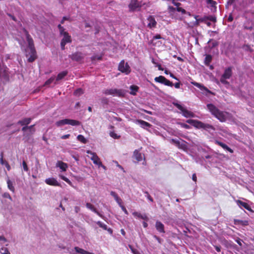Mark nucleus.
I'll use <instances>...</instances> for the list:
<instances>
[{
	"label": "nucleus",
	"mask_w": 254,
	"mask_h": 254,
	"mask_svg": "<svg viewBox=\"0 0 254 254\" xmlns=\"http://www.w3.org/2000/svg\"><path fill=\"white\" fill-rule=\"evenodd\" d=\"M57 167L60 168L62 171H66L67 169L68 166L66 163L63 162L62 161H58L56 165Z\"/></svg>",
	"instance_id": "nucleus-20"
},
{
	"label": "nucleus",
	"mask_w": 254,
	"mask_h": 254,
	"mask_svg": "<svg viewBox=\"0 0 254 254\" xmlns=\"http://www.w3.org/2000/svg\"><path fill=\"white\" fill-rule=\"evenodd\" d=\"M97 224H98L99 225V226L102 228H103L104 230H106L107 229V226L103 223V222H102L101 221H97L96 222Z\"/></svg>",
	"instance_id": "nucleus-38"
},
{
	"label": "nucleus",
	"mask_w": 254,
	"mask_h": 254,
	"mask_svg": "<svg viewBox=\"0 0 254 254\" xmlns=\"http://www.w3.org/2000/svg\"><path fill=\"white\" fill-rule=\"evenodd\" d=\"M3 197H6V198H9V199H11V197L9 195V194L8 193H4L3 194Z\"/></svg>",
	"instance_id": "nucleus-60"
},
{
	"label": "nucleus",
	"mask_w": 254,
	"mask_h": 254,
	"mask_svg": "<svg viewBox=\"0 0 254 254\" xmlns=\"http://www.w3.org/2000/svg\"><path fill=\"white\" fill-rule=\"evenodd\" d=\"M155 227L157 230L160 233H164V226L160 221H157L155 224Z\"/></svg>",
	"instance_id": "nucleus-22"
},
{
	"label": "nucleus",
	"mask_w": 254,
	"mask_h": 254,
	"mask_svg": "<svg viewBox=\"0 0 254 254\" xmlns=\"http://www.w3.org/2000/svg\"><path fill=\"white\" fill-rule=\"evenodd\" d=\"M98 166L99 168V167H102L105 170H106V169H107L106 167L105 166L103 165L102 164V162H101Z\"/></svg>",
	"instance_id": "nucleus-59"
},
{
	"label": "nucleus",
	"mask_w": 254,
	"mask_h": 254,
	"mask_svg": "<svg viewBox=\"0 0 254 254\" xmlns=\"http://www.w3.org/2000/svg\"><path fill=\"white\" fill-rule=\"evenodd\" d=\"M134 156L137 161L142 160L143 158L142 154L136 150L134 152Z\"/></svg>",
	"instance_id": "nucleus-29"
},
{
	"label": "nucleus",
	"mask_w": 254,
	"mask_h": 254,
	"mask_svg": "<svg viewBox=\"0 0 254 254\" xmlns=\"http://www.w3.org/2000/svg\"><path fill=\"white\" fill-rule=\"evenodd\" d=\"M22 166H23V170L26 171V172H28L29 171V169H28V167L27 165V164L26 163V162L25 161H23L22 162Z\"/></svg>",
	"instance_id": "nucleus-44"
},
{
	"label": "nucleus",
	"mask_w": 254,
	"mask_h": 254,
	"mask_svg": "<svg viewBox=\"0 0 254 254\" xmlns=\"http://www.w3.org/2000/svg\"><path fill=\"white\" fill-rule=\"evenodd\" d=\"M192 179L193 181L196 182L197 180L196 176L195 174H193Z\"/></svg>",
	"instance_id": "nucleus-64"
},
{
	"label": "nucleus",
	"mask_w": 254,
	"mask_h": 254,
	"mask_svg": "<svg viewBox=\"0 0 254 254\" xmlns=\"http://www.w3.org/2000/svg\"><path fill=\"white\" fill-rule=\"evenodd\" d=\"M86 207L91 210V211H92L93 212H96V209L94 207V206L92 204H91L90 203H89V202H87L86 203Z\"/></svg>",
	"instance_id": "nucleus-36"
},
{
	"label": "nucleus",
	"mask_w": 254,
	"mask_h": 254,
	"mask_svg": "<svg viewBox=\"0 0 254 254\" xmlns=\"http://www.w3.org/2000/svg\"><path fill=\"white\" fill-rule=\"evenodd\" d=\"M212 60V57L210 55H207L206 56L204 60L205 64L209 65Z\"/></svg>",
	"instance_id": "nucleus-32"
},
{
	"label": "nucleus",
	"mask_w": 254,
	"mask_h": 254,
	"mask_svg": "<svg viewBox=\"0 0 254 254\" xmlns=\"http://www.w3.org/2000/svg\"><path fill=\"white\" fill-rule=\"evenodd\" d=\"M242 48L244 50H245V51H250V52H251L252 51V49L251 48V47H250V46L248 45H244L243 47H242Z\"/></svg>",
	"instance_id": "nucleus-39"
},
{
	"label": "nucleus",
	"mask_w": 254,
	"mask_h": 254,
	"mask_svg": "<svg viewBox=\"0 0 254 254\" xmlns=\"http://www.w3.org/2000/svg\"><path fill=\"white\" fill-rule=\"evenodd\" d=\"M191 83L195 86V87L198 88L201 91L206 92L207 93H210V91L205 86H203V85L197 83L195 81H192L191 82Z\"/></svg>",
	"instance_id": "nucleus-18"
},
{
	"label": "nucleus",
	"mask_w": 254,
	"mask_h": 254,
	"mask_svg": "<svg viewBox=\"0 0 254 254\" xmlns=\"http://www.w3.org/2000/svg\"><path fill=\"white\" fill-rule=\"evenodd\" d=\"M147 20L148 21V27L152 28L156 26L157 22L153 16H149L147 18Z\"/></svg>",
	"instance_id": "nucleus-21"
},
{
	"label": "nucleus",
	"mask_w": 254,
	"mask_h": 254,
	"mask_svg": "<svg viewBox=\"0 0 254 254\" xmlns=\"http://www.w3.org/2000/svg\"><path fill=\"white\" fill-rule=\"evenodd\" d=\"M119 70L126 74H128L130 72V67L127 63H125L124 61H122L118 66Z\"/></svg>",
	"instance_id": "nucleus-10"
},
{
	"label": "nucleus",
	"mask_w": 254,
	"mask_h": 254,
	"mask_svg": "<svg viewBox=\"0 0 254 254\" xmlns=\"http://www.w3.org/2000/svg\"><path fill=\"white\" fill-rule=\"evenodd\" d=\"M236 242L237 243V244H238L239 246H242V243L243 242V241H242L241 239H240L238 238V239H237L236 240Z\"/></svg>",
	"instance_id": "nucleus-55"
},
{
	"label": "nucleus",
	"mask_w": 254,
	"mask_h": 254,
	"mask_svg": "<svg viewBox=\"0 0 254 254\" xmlns=\"http://www.w3.org/2000/svg\"><path fill=\"white\" fill-rule=\"evenodd\" d=\"M0 79L1 80H6L8 79L7 68L1 64H0Z\"/></svg>",
	"instance_id": "nucleus-12"
},
{
	"label": "nucleus",
	"mask_w": 254,
	"mask_h": 254,
	"mask_svg": "<svg viewBox=\"0 0 254 254\" xmlns=\"http://www.w3.org/2000/svg\"><path fill=\"white\" fill-rule=\"evenodd\" d=\"M59 177L64 181L65 182H66L67 184H68L69 185L72 186L71 182L66 177H64L62 175H59Z\"/></svg>",
	"instance_id": "nucleus-37"
},
{
	"label": "nucleus",
	"mask_w": 254,
	"mask_h": 254,
	"mask_svg": "<svg viewBox=\"0 0 254 254\" xmlns=\"http://www.w3.org/2000/svg\"><path fill=\"white\" fill-rule=\"evenodd\" d=\"M94 213H96L99 216L101 217L102 218H104V216L101 214L99 211H98L97 210H96V212H94Z\"/></svg>",
	"instance_id": "nucleus-61"
},
{
	"label": "nucleus",
	"mask_w": 254,
	"mask_h": 254,
	"mask_svg": "<svg viewBox=\"0 0 254 254\" xmlns=\"http://www.w3.org/2000/svg\"><path fill=\"white\" fill-rule=\"evenodd\" d=\"M55 124L57 127H61L65 125H70L72 126H79L80 123L76 120L65 119L56 122Z\"/></svg>",
	"instance_id": "nucleus-6"
},
{
	"label": "nucleus",
	"mask_w": 254,
	"mask_h": 254,
	"mask_svg": "<svg viewBox=\"0 0 254 254\" xmlns=\"http://www.w3.org/2000/svg\"><path fill=\"white\" fill-rule=\"evenodd\" d=\"M194 18L195 19V21H194L190 22H185L189 27L193 28L199 25L200 22H205L206 20H207L206 17L198 18V16L197 15H194Z\"/></svg>",
	"instance_id": "nucleus-8"
},
{
	"label": "nucleus",
	"mask_w": 254,
	"mask_h": 254,
	"mask_svg": "<svg viewBox=\"0 0 254 254\" xmlns=\"http://www.w3.org/2000/svg\"><path fill=\"white\" fill-rule=\"evenodd\" d=\"M174 4L177 6L176 8H173L174 9H176L177 11H179V12H181L182 13H185L186 12V10L182 8V7H180L179 6V5L180 4L179 3H175L174 2Z\"/></svg>",
	"instance_id": "nucleus-33"
},
{
	"label": "nucleus",
	"mask_w": 254,
	"mask_h": 254,
	"mask_svg": "<svg viewBox=\"0 0 254 254\" xmlns=\"http://www.w3.org/2000/svg\"><path fill=\"white\" fill-rule=\"evenodd\" d=\"M154 80L156 82L160 83L168 86L172 87L174 85L173 83L172 82H171L170 80L166 79L164 76L162 75H160L158 77H156L154 78Z\"/></svg>",
	"instance_id": "nucleus-11"
},
{
	"label": "nucleus",
	"mask_w": 254,
	"mask_h": 254,
	"mask_svg": "<svg viewBox=\"0 0 254 254\" xmlns=\"http://www.w3.org/2000/svg\"><path fill=\"white\" fill-rule=\"evenodd\" d=\"M232 74V68L231 67L226 68L220 78V82L224 85H229V82L227 81V79H230Z\"/></svg>",
	"instance_id": "nucleus-4"
},
{
	"label": "nucleus",
	"mask_w": 254,
	"mask_h": 254,
	"mask_svg": "<svg viewBox=\"0 0 254 254\" xmlns=\"http://www.w3.org/2000/svg\"><path fill=\"white\" fill-rule=\"evenodd\" d=\"M162 38L160 36V35L157 34V35L154 36L152 40V43L153 45H156L157 43L161 44V43H160V42H158L157 43V42H155V41L157 39H162Z\"/></svg>",
	"instance_id": "nucleus-31"
},
{
	"label": "nucleus",
	"mask_w": 254,
	"mask_h": 254,
	"mask_svg": "<svg viewBox=\"0 0 254 254\" xmlns=\"http://www.w3.org/2000/svg\"><path fill=\"white\" fill-rule=\"evenodd\" d=\"M58 27L59 29L60 34L65 32L64 28L62 26L61 24H59Z\"/></svg>",
	"instance_id": "nucleus-47"
},
{
	"label": "nucleus",
	"mask_w": 254,
	"mask_h": 254,
	"mask_svg": "<svg viewBox=\"0 0 254 254\" xmlns=\"http://www.w3.org/2000/svg\"><path fill=\"white\" fill-rule=\"evenodd\" d=\"M7 184L8 188L12 192H14V188L13 186L12 183L11 182V181L9 179L7 180Z\"/></svg>",
	"instance_id": "nucleus-34"
},
{
	"label": "nucleus",
	"mask_w": 254,
	"mask_h": 254,
	"mask_svg": "<svg viewBox=\"0 0 254 254\" xmlns=\"http://www.w3.org/2000/svg\"><path fill=\"white\" fill-rule=\"evenodd\" d=\"M152 62H153V64H156V66L157 67H158V69L159 70H163V68H162L161 64H156L153 60L152 61Z\"/></svg>",
	"instance_id": "nucleus-54"
},
{
	"label": "nucleus",
	"mask_w": 254,
	"mask_h": 254,
	"mask_svg": "<svg viewBox=\"0 0 254 254\" xmlns=\"http://www.w3.org/2000/svg\"><path fill=\"white\" fill-rule=\"evenodd\" d=\"M132 215L134 216V217L137 218L141 219L142 214L136 211H134L132 212Z\"/></svg>",
	"instance_id": "nucleus-40"
},
{
	"label": "nucleus",
	"mask_w": 254,
	"mask_h": 254,
	"mask_svg": "<svg viewBox=\"0 0 254 254\" xmlns=\"http://www.w3.org/2000/svg\"><path fill=\"white\" fill-rule=\"evenodd\" d=\"M171 142L173 143L176 144L178 146H180V141L178 140L175 139H172L171 140Z\"/></svg>",
	"instance_id": "nucleus-49"
},
{
	"label": "nucleus",
	"mask_w": 254,
	"mask_h": 254,
	"mask_svg": "<svg viewBox=\"0 0 254 254\" xmlns=\"http://www.w3.org/2000/svg\"><path fill=\"white\" fill-rule=\"evenodd\" d=\"M237 204L241 208L244 207L249 211H251V208L250 206L246 202H243L240 200H236Z\"/></svg>",
	"instance_id": "nucleus-17"
},
{
	"label": "nucleus",
	"mask_w": 254,
	"mask_h": 254,
	"mask_svg": "<svg viewBox=\"0 0 254 254\" xmlns=\"http://www.w3.org/2000/svg\"><path fill=\"white\" fill-rule=\"evenodd\" d=\"M111 195L114 197L115 199L119 205L122 204L121 199L118 196L115 192L112 191L111 192Z\"/></svg>",
	"instance_id": "nucleus-26"
},
{
	"label": "nucleus",
	"mask_w": 254,
	"mask_h": 254,
	"mask_svg": "<svg viewBox=\"0 0 254 254\" xmlns=\"http://www.w3.org/2000/svg\"><path fill=\"white\" fill-rule=\"evenodd\" d=\"M83 93V91L81 89L79 88V89H77L75 92H74V94L75 95H77V96H79L81 94H82Z\"/></svg>",
	"instance_id": "nucleus-45"
},
{
	"label": "nucleus",
	"mask_w": 254,
	"mask_h": 254,
	"mask_svg": "<svg viewBox=\"0 0 254 254\" xmlns=\"http://www.w3.org/2000/svg\"><path fill=\"white\" fill-rule=\"evenodd\" d=\"M0 252L1 254H10L9 251L6 248H1Z\"/></svg>",
	"instance_id": "nucleus-42"
},
{
	"label": "nucleus",
	"mask_w": 254,
	"mask_h": 254,
	"mask_svg": "<svg viewBox=\"0 0 254 254\" xmlns=\"http://www.w3.org/2000/svg\"><path fill=\"white\" fill-rule=\"evenodd\" d=\"M208 110L211 113L221 122H224L226 120V116L225 114L218 110L214 105L211 104L207 105Z\"/></svg>",
	"instance_id": "nucleus-2"
},
{
	"label": "nucleus",
	"mask_w": 254,
	"mask_h": 254,
	"mask_svg": "<svg viewBox=\"0 0 254 254\" xmlns=\"http://www.w3.org/2000/svg\"><path fill=\"white\" fill-rule=\"evenodd\" d=\"M33 128V126H31L30 127H27V126H25V127H24L22 130L23 131H25L27 129H29V130H31L32 128Z\"/></svg>",
	"instance_id": "nucleus-52"
},
{
	"label": "nucleus",
	"mask_w": 254,
	"mask_h": 254,
	"mask_svg": "<svg viewBox=\"0 0 254 254\" xmlns=\"http://www.w3.org/2000/svg\"><path fill=\"white\" fill-rule=\"evenodd\" d=\"M134 123L136 124H139L141 127L145 129L151 127V125L150 124L141 120H136L134 121Z\"/></svg>",
	"instance_id": "nucleus-19"
},
{
	"label": "nucleus",
	"mask_w": 254,
	"mask_h": 254,
	"mask_svg": "<svg viewBox=\"0 0 254 254\" xmlns=\"http://www.w3.org/2000/svg\"><path fill=\"white\" fill-rule=\"evenodd\" d=\"M86 153L91 155L90 158L93 161L94 164L98 166L99 164L101 162L100 161V158L95 153L92 152L90 150H87L86 151Z\"/></svg>",
	"instance_id": "nucleus-13"
},
{
	"label": "nucleus",
	"mask_w": 254,
	"mask_h": 254,
	"mask_svg": "<svg viewBox=\"0 0 254 254\" xmlns=\"http://www.w3.org/2000/svg\"><path fill=\"white\" fill-rule=\"evenodd\" d=\"M55 80V78L54 77H51L48 80H47L45 83V85H49L51 84Z\"/></svg>",
	"instance_id": "nucleus-43"
},
{
	"label": "nucleus",
	"mask_w": 254,
	"mask_h": 254,
	"mask_svg": "<svg viewBox=\"0 0 254 254\" xmlns=\"http://www.w3.org/2000/svg\"><path fill=\"white\" fill-rule=\"evenodd\" d=\"M77 139L78 141L83 143H86L87 142V140L84 136L81 134H79L77 136Z\"/></svg>",
	"instance_id": "nucleus-35"
},
{
	"label": "nucleus",
	"mask_w": 254,
	"mask_h": 254,
	"mask_svg": "<svg viewBox=\"0 0 254 254\" xmlns=\"http://www.w3.org/2000/svg\"><path fill=\"white\" fill-rule=\"evenodd\" d=\"M216 143L222 147L224 149L230 152V153H233V150L228 147L226 144L223 143L222 142L219 141H216Z\"/></svg>",
	"instance_id": "nucleus-23"
},
{
	"label": "nucleus",
	"mask_w": 254,
	"mask_h": 254,
	"mask_svg": "<svg viewBox=\"0 0 254 254\" xmlns=\"http://www.w3.org/2000/svg\"><path fill=\"white\" fill-rule=\"evenodd\" d=\"M138 87L136 85H131L130 87V94L132 95H135L138 91Z\"/></svg>",
	"instance_id": "nucleus-27"
},
{
	"label": "nucleus",
	"mask_w": 254,
	"mask_h": 254,
	"mask_svg": "<svg viewBox=\"0 0 254 254\" xmlns=\"http://www.w3.org/2000/svg\"><path fill=\"white\" fill-rule=\"evenodd\" d=\"M23 31L26 37V39L28 44V46L25 50L26 56L29 62H32L37 58L36 51L34 47L33 41L30 35L28 34V32L25 29H23Z\"/></svg>",
	"instance_id": "nucleus-1"
},
{
	"label": "nucleus",
	"mask_w": 254,
	"mask_h": 254,
	"mask_svg": "<svg viewBox=\"0 0 254 254\" xmlns=\"http://www.w3.org/2000/svg\"><path fill=\"white\" fill-rule=\"evenodd\" d=\"M207 2L212 7V9L215 7L216 2L212 0H207Z\"/></svg>",
	"instance_id": "nucleus-41"
},
{
	"label": "nucleus",
	"mask_w": 254,
	"mask_h": 254,
	"mask_svg": "<svg viewBox=\"0 0 254 254\" xmlns=\"http://www.w3.org/2000/svg\"><path fill=\"white\" fill-rule=\"evenodd\" d=\"M119 206L121 207L122 210L125 212L126 214L127 215L128 214L127 210L124 206H123L122 204Z\"/></svg>",
	"instance_id": "nucleus-50"
},
{
	"label": "nucleus",
	"mask_w": 254,
	"mask_h": 254,
	"mask_svg": "<svg viewBox=\"0 0 254 254\" xmlns=\"http://www.w3.org/2000/svg\"><path fill=\"white\" fill-rule=\"evenodd\" d=\"M31 119L30 118H25L22 120L19 121L18 123L20 124L22 126L28 125L30 122Z\"/></svg>",
	"instance_id": "nucleus-28"
},
{
	"label": "nucleus",
	"mask_w": 254,
	"mask_h": 254,
	"mask_svg": "<svg viewBox=\"0 0 254 254\" xmlns=\"http://www.w3.org/2000/svg\"><path fill=\"white\" fill-rule=\"evenodd\" d=\"M234 224L235 225H241L243 226H247L249 224V222L247 220H241L239 219H234Z\"/></svg>",
	"instance_id": "nucleus-24"
},
{
	"label": "nucleus",
	"mask_w": 254,
	"mask_h": 254,
	"mask_svg": "<svg viewBox=\"0 0 254 254\" xmlns=\"http://www.w3.org/2000/svg\"><path fill=\"white\" fill-rule=\"evenodd\" d=\"M207 20H210L212 21L215 22L216 21V19L215 17L211 16V17H206Z\"/></svg>",
	"instance_id": "nucleus-57"
},
{
	"label": "nucleus",
	"mask_w": 254,
	"mask_h": 254,
	"mask_svg": "<svg viewBox=\"0 0 254 254\" xmlns=\"http://www.w3.org/2000/svg\"><path fill=\"white\" fill-rule=\"evenodd\" d=\"M141 3L140 2L137 0H132L129 4V9L131 10H135L141 6Z\"/></svg>",
	"instance_id": "nucleus-14"
},
{
	"label": "nucleus",
	"mask_w": 254,
	"mask_h": 254,
	"mask_svg": "<svg viewBox=\"0 0 254 254\" xmlns=\"http://www.w3.org/2000/svg\"><path fill=\"white\" fill-rule=\"evenodd\" d=\"M0 162L1 165H5L8 171H9L11 169L10 165L8 164V162L3 160V155L1 154Z\"/></svg>",
	"instance_id": "nucleus-25"
},
{
	"label": "nucleus",
	"mask_w": 254,
	"mask_h": 254,
	"mask_svg": "<svg viewBox=\"0 0 254 254\" xmlns=\"http://www.w3.org/2000/svg\"><path fill=\"white\" fill-rule=\"evenodd\" d=\"M6 242V240L2 236H0V244H4Z\"/></svg>",
	"instance_id": "nucleus-48"
},
{
	"label": "nucleus",
	"mask_w": 254,
	"mask_h": 254,
	"mask_svg": "<svg viewBox=\"0 0 254 254\" xmlns=\"http://www.w3.org/2000/svg\"><path fill=\"white\" fill-rule=\"evenodd\" d=\"M141 219L145 221L148 220V217H147V215L145 213L142 214Z\"/></svg>",
	"instance_id": "nucleus-51"
},
{
	"label": "nucleus",
	"mask_w": 254,
	"mask_h": 254,
	"mask_svg": "<svg viewBox=\"0 0 254 254\" xmlns=\"http://www.w3.org/2000/svg\"><path fill=\"white\" fill-rule=\"evenodd\" d=\"M45 182L48 185L53 186H60V184L54 178H47L45 180Z\"/></svg>",
	"instance_id": "nucleus-15"
},
{
	"label": "nucleus",
	"mask_w": 254,
	"mask_h": 254,
	"mask_svg": "<svg viewBox=\"0 0 254 254\" xmlns=\"http://www.w3.org/2000/svg\"><path fill=\"white\" fill-rule=\"evenodd\" d=\"M72 60L79 62L82 60L84 57L83 54L80 52H76L69 56Z\"/></svg>",
	"instance_id": "nucleus-16"
},
{
	"label": "nucleus",
	"mask_w": 254,
	"mask_h": 254,
	"mask_svg": "<svg viewBox=\"0 0 254 254\" xmlns=\"http://www.w3.org/2000/svg\"><path fill=\"white\" fill-rule=\"evenodd\" d=\"M69 136H70V134H67L62 135L61 138L63 139H65L69 138Z\"/></svg>",
	"instance_id": "nucleus-58"
},
{
	"label": "nucleus",
	"mask_w": 254,
	"mask_h": 254,
	"mask_svg": "<svg viewBox=\"0 0 254 254\" xmlns=\"http://www.w3.org/2000/svg\"><path fill=\"white\" fill-rule=\"evenodd\" d=\"M110 136L114 138H119L120 137L119 135H118L115 132H111L110 133Z\"/></svg>",
	"instance_id": "nucleus-46"
},
{
	"label": "nucleus",
	"mask_w": 254,
	"mask_h": 254,
	"mask_svg": "<svg viewBox=\"0 0 254 254\" xmlns=\"http://www.w3.org/2000/svg\"><path fill=\"white\" fill-rule=\"evenodd\" d=\"M187 123L192 125L197 128H203L206 130L213 129L214 130L213 127L208 124H204L200 121L190 119L187 121Z\"/></svg>",
	"instance_id": "nucleus-3"
},
{
	"label": "nucleus",
	"mask_w": 254,
	"mask_h": 254,
	"mask_svg": "<svg viewBox=\"0 0 254 254\" xmlns=\"http://www.w3.org/2000/svg\"><path fill=\"white\" fill-rule=\"evenodd\" d=\"M67 74V72L66 71H63L60 73L58 74L56 80H60L63 79L64 77H65Z\"/></svg>",
	"instance_id": "nucleus-30"
},
{
	"label": "nucleus",
	"mask_w": 254,
	"mask_h": 254,
	"mask_svg": "<svg viewBox=\"0 0 254 254\" xmlns=\"http://www.w3.org/2000/svg\"><path fill=\"white\" fill-rule=\"evenodd\" d=\"M174 86L176 88H180V82H177L176 83L174 84Z\"/></svg>",
	"instance_id": "nucleus-62"
},
{
	"label": "nucleus",
	"mask_w": 254,
	"mask_h": 254,
	"mask_svg": "<svg viewBox=\"0 0 254 254\" xmlns=\"http://www.w3.org/2000/svg\"><path fill=\"white\" fill-rule=\"evenodd\" d=\"M103 93L107 95H113V96L123 97L125 96V92L122 89H118L116 88L107 89L103 91Z\"/></svg>",
	"instance_id": "nucleus-5"
},
{
	"label": "nucleus",
	"mask_w": 254,
	"mask_h": 254,
	"mask_svg": "<svg viewBox=\"0 0 254 254\" xmlns=\"http://www.w3.org/2000/svg\"><path fill=\"white\" fill-rule=\"evenodd\" d=\"M113 162L116 165V166L118 167H119L120 169H121L124 172V168H123V167L121 166L120 164H119L118 162L117 161H113Z\"/></svg>",
	"instance_id": "nucleus-53"
},
{
	"label": "nucleus",
	"mask_w": 254,
	"mask_h": 254,
	"mask_svg": "<svg viewBox=\"0 0 254 254\" xmlns=\"http://www.w3.org/2000/svg\"><path fill=\"white\" fill-rule=\"evenodd\" d=\"M180 125L184 128H185L187 129L190 128V126L189 125H188L187 124L182 123V124H180Z\"/></svg>",
	"instance_id": "nucleus-56"
},
{
	"label": "nucleus",
	"mask_w": 254,
	"mask_h": 254,
	"mask_svg": "<svg viewBox=\"0 0 254 254\" xmlns=\"http://www.w3.org/2000/svg\"><path fill=\"white\" fill-rule=\"evenodd\" d=\"M174 105L181 111L183 116L186 118H194L195 117V115L190 111L188 110L181 105L178 103H174Z\"/></svg>",
	"instance_id": "nucleus-7"
},
{
	"label": "nucleus",
	"mask_w": 254,
	"mask_h": 254,
	"mask_svg": "<svg viewBox=\"0 0 254 254\" xmlns=\"http://www.w3.org/2000/svg\"><path fill=\"white\" fill-rule=\"evenodd\" d=\"M60 35L63 36V39L61 41V49L63 50H64L65 45L67 43H70L71 42V36L66 31L62 33Z\"/></svg>",
	"instance_id": "nucleus-9"
},
{
	"label": "nucleus",
	"mask_w": 254,
	"mask_h": 254,
	"mask_svg": "<svg viewBox=\"0 0 254 254\" xmlns=\"http://www.w3.org/2000/svg\"><path fill=\"white\" fill-rule=\"evenodd\" d=\"M68 19H69V18H68V17H66V16L64 17L63 18V19H62V21H61V23H62V24H63V23H64V21L65 20H68Z\"/></svg>",
	"instance_id": "nucleus-63"
}]
</instances>
